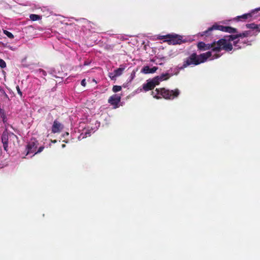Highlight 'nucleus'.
Masks as SVG:
<instances>
[{
	"label": "nucleus",
	"instance_id": "obj_13",
	"mask_svg": "<svg viewBox=\"0 0 260 260\" xmlns=\"http://www.w3.org/2000/svg\"><path fill=\"white\" fill-rule=\"evenodd\" d=\"M238 37L236 35H231L230 36H226L224 37V38L220 39H224L226 40V43L231 44V41H235L234 40L238 39Z\"/></svg>",
	"mask_w": 260,
	"mask_h": 260
},
{
	"label": "nucleus",
	"instance_id": "obj_15",
	"mask_svg": "<svg viewBox=\"0 0 260 260\" xmlns=\"http://www.w3.org/2000/svg\"><path fill=\"white\" fill-rule=\"evenodd\" d=\"M171 75L168 73L163 74L160 76H156L154 78H158L159 79V82L161 81H165L169 79Z\"/></svg>",
	"mask_w": 260,
	"mask_h": 260
},
{
	"label": "nucleus",
	"instance_id": "obj_34",
	"mask_svg": "<svg viewBox=\"0 0 260 260\" xmlns=\"http://www.w3.org/2000/svg\"><path fill=\"white\" fill-rule=\"evenodd\" d=\"M62 147H65V145H62Z\"/></svg>",
	"mask_w": 260,
	"mask_h": 260
},
{
	"label": "nucleus",
	"instance_id": "obj_21",
	"mask_svg": "<svg viewBox=\"0 0 260 260\" xmlns=\"http://www.w3.org/2000/svg\"><path fill=\"white\" fill-rule=\"evenodd\" d=\"M229 34H235L237 32V29L231 26L230 28L228 29V30L226 31Z\"/></svg>",
	"mask_w": 260,
	"mask_h": 260
},
{
	"label": "nucleus",
	"instance_id": "obj_3",
	"mask_svg": "<svg viewBox=\"0 0 260 260\" xmlns=\"http://www.w3.org/2000/svg\"><path fill=\"white\" fill-rule=\"evenodd\" d=\"M180 91L178 89L169 90L164 88H156L155 90L152 91V95L157 99L160 98L159 96H158V95H161L166 100H173L178 97Z\"/></svg>",
	"mask_w": 260,
	"mask_h": 260
},
{
	"label": "nucleus",
	"instance_id": "obj_10",
	"mask_svg": "<svg viewBox=\"0 0 260 260\" xmlns=\"http://www.w3.org/2000/svg\"><path fill=\"white\" fill-rule=\"evenodd\" d=\"M120 96L117 94H114L110 96L109 99V103L112 105L117 106L119 102H120Z\"/></svg>",
	"mask_w": 260,
	"mask_h": 260
},
{
	"label": "nucleus",
	"instance_id": "obj_28",
	"mask_svg": "<svg viewBox=\"0 0 260 260\" xmlns=\"http://www.w3.org/2000/svg\"><path fill=\"white\" fill-rule=\"evenodd\" d=\"M109 77L110 78H111V80H114L116 77H117V76H114L113 73H110L109 75Z\"/></svg>",
	"mask_w": 260,
	"mask_h": 260
},
{
	"label": "nucleus",
	"instance_id": "obj_26",
	"mask_svg": "<svg viewBox=\"0 0 260 260\" xmlns=\"http://www.w3.org/2000/svg\"><path fill=\"white\" fill-rule=\"evenodd\" d=\"M43 149H44V147L41 146L39 148V149H38V150H36V152H34V153H35V154L37 153H39L41 152L43 150Z\"/></svg>",
	"mask_w": 260,
	"mask_h": 260
},
{
	"label": "nucleus",
	"instance_id": "obj_17",
	"mask_svg": "<svg viewBox=\"0 0 260 260\" xmlns=\"http://www.w3.org/2000/svg\"><path fill=\"white\" fill-rule=\"evenodd\" d=\"M124 67H120L115 70L114 72H113V74H114V76H117V77L120 76L122 74L123 71L124 70Z\"/></svg>",
	"mask_w": 260,
	"mask_h": 260
},
{
	"label": "nucleus",
	"instance_id": "obj_22",
	"mask_svg": "<svg viewBox=\"0 0 260 260\" xmlns=\"http://www.w3.org/2000/svg\"><path fill=\"white\" fill-rule=\"evenodd\" d=\"M4 34L6 36H7L8 37V38H10L11 39H12L14 38L13 35L11 32L7 31V30H4Z\"/></svg>",
	"mask_w": 260,
	"mask_h": 260
},
{
	"label": "nucleus",
	"instance_id": "obj_32",
	"mask_svg": "<svg viewBox=\"0 0 260 260\" xmlns=\"http://www.w3.org/2000/svg\"><path fill=\"white\" fill-rule=\"evenodd\" d=\"M41 72L43 73V75H44V76L46 75L47 73L45 71L41 70Z\"/></svg>",
	"mask_w": 260,
	"mask_h": 260
},
{
	"label": "nucleus",
	"instance_id": "obj_12",
	"mask_svg": "<svg viewBox=\"0 0 260 260\" xmlns=\"http://www.w3.org/2000/svg\"><path fill=\"white\" fill-rule=\"evenodd\" d=\"M157 69V67H154L152 68H150L147 66L143 68L142 71H141V72H142L143 74H152L154 73Z\"/></svg>",
	"mask_w": 260,
	"mask_h": 260
},
{
	"label": "nucleus",
	"instance_id": "obj_24",
	"mask_svg": "<svg viewBox=\"0 0 260 260\" xmlns=\"http://www.w3.org/2000/svg\"><path fill=\"white\" fill-rule=\"evenodd\" d=\"M0 115H1V117L2 118V120H3L4 122H6V115H5L4 110H0Z\"/></svg>",
	"mask_w": 260,
	"mask_h": 260
},
{
	"label": "nucleus",
	"instance_id": "obj_25",
	"mask_svg": "<svg viewBox=\"0 0 260 260\" xmlns=\"http://www.w3.org/2000/svg\"><path fill=\"white\" fill-rule=\"evenodd\" d=\"M6 62L2 59H0V68L4 69L6 68Z\"/></svg>",
	"mask_w": 260,
	"mask_h": 260
},
{
	"label": "nucleus",
	"instance_id": "obj_14",
	"mask_svg": "<svg viewBox=\"0 0 260 260\" xmlns=\"http://www.w3.org/2000/svg\"><path fill=\"white\" fill-rule=\"evenodd\" d=\"M18 138L17 135L14 134L13 133H9V142L10 144H13V145H15V143L17 141Z\"/></svg>",
	"mask_w": 260,
	"mask_h": 260
},
{
	"label": "nucleus",
	"instance_id": "obj_19",
	"mask_svg": "<svg viewBox=\"0 0 260 260\" xmlns=\"http://www.w3.org/2000/svg\"><path fill=\"white\" fill-rule=\"evenodd\" d=\"M30 19L32 20L33 21H36L41 19V16L38 15L37 14H31L29 16Z\"/></svg>",
	"mask_w": 260,
	"mask_h": 260
},
{
	"label": "nucleus",
	"instance_id": "obj_4",
	"mask_svg": "<svg viewBox=\"0 0 260 260\" xmlns=\"http://www.w3.org/2000/svg\"><path fill=\"white\" fill-rule=\"evenodd\" d=\"M230 27L231 26H225L222 25H218V24L215 23L212 25V26L208 28L207 30L202 31V32L201 33V36H210L211 35V32L215 30H218L222 32H226V31L228 30Z\"/></svg>",
	"mask_w": 260,
	"mask_h": 260
},
{
	"label": "nucleus",
	"instance_id": "obj_8",
	"mask_svg": "<svg viewBox=\"0 0 260 260\" xmlns=\"http://www.w3.org/2000/svg\"><path fill=\"white\" fill-rule=\"evenodd\" d=\"M63 126L57 120L53 122L52 126V133L53 134L59 133L63 129Z\"/></svg>",
	"mask_w": 260,
	"mask_h": 260
},
{
	"label": "nucleus",
	"instance_id": "obj_31",
	"mask_svg": "<svg viewBox=\"0 0 260 260\" xmlns=\"http://www.w3.org/2000/svg\"><path fill=\"white\" fill-rule=\"evenodd\" d=\"M89 64V62L87 61H85V62H84V66H88Z\"/></svg>",
	"mask_w": 260,
	"mask_h": 260
},
{
	"label": "nucleus",
	"instance_id": "obj_23",
	"mask_svg": "<svg viewBox=\"0 0 260 260\" xmlns=\"http://www.w3.org/2000/svg\"><path fill=\"white\" fill-rule=\"evenodd\" d=\"M121 90V87L119 85H114L113 87V91L114 92H118Z\"/></svg>",
	"mask_w": 260,
	"mask_h": 260
},
{
	"label": "nucleus",
	"instance_id": "obj_30",
	"mask_svg": "<svg viewBox=\"0 0 260 260\" xmlns=\"http://www.w3.org/2000/svg\"><path fill=\"white\" fill-rule=\"evenodd\" d=\"M80 84H81L82 86L85 87L86 86L85 79H83V80L81 81V83H80Z\"/></svg>",
	"mask_w": 260,
	"mask_h": 260
},
{
	"label": "nucleus",
	"instance_id": "obj_18",
	"mask_svg": "<svg viewBox=\"0 0 260 260\" xmlns=\"http://www.w3.org/2000/svg\"><path fill=\"white\" fill-rule=\"evenodd\" d=\"M250 34V32L249 31H244L242 33H239L236 35L238 36V38H246L249 36Z\"/></svg>",
	"mask_w": 260,
	"mask_h": 260
},
{
	"label": "nucleus",
	"instance_id": "obj_7",
	"mask_svg": "<svg viewBox=\"0 0 260 260\" xmlns=\"http://www.w3.org/2000/svg\"><path fill=\"white\" fill-rule=\"evenodd\" d=\"M37 141L31 140V141L28 143L27 145H26V151H27V152H26V155L35 152L37 148Z\"/></svg>",
	"mask_w": 260,
	"mask_h": 260
},
{
	"label": "nucleus",
	"instance_id": "obj_1",
	"mask_svg": "<svg viewBox=\"0 0 260 260\" xmlns=\"http://www.w3.org/2000/svg\"><path fill=\"white\" fill-rule=\"evenodd\" d=\"M197 48L202 51L208 50L215 52H219L222 50L230 52L233 50L232 45L226 43L224 39H219L217 41H213L210 44H206L204 42H200L197 44Z\"/></svg>",
	"mask_w": 260,
	"mask_h": 260
},
{
	"label": "nucleus",
	"instance_id": "obj_11",
	"mask_svg": "<svg viewBox=\"0 0 260 260\" xmlns=\"http://www.w3.org/2000/svg\"><path fill=\"white\" fill-rule=\"evenodd\" d=\"M252 17V13H248L242 15L238 16L237 17L234 18V20L237 21H241L243 20H246L247 19H250Z\"/></svg>",
	"mask_w": 260,
	"mask_h": 260
},
{
	"label": "nucleus",
	"instance_id": "obj_29",
	"mask_svg": "<svg viewBox=\"0 0 260 260\" xmlns=\"http://www.w3.org/2000/svg\"><path fill=\"white\" fill-rule=\"evenodd\" d=\"M220 56H221L220 54L215 53L214 55H213V56H212V59H217V58H219Z\"/></svg>",
	"mask_w": 260,
	"mask_h": 260
},
{
	"label": "nucleus",
	"instance_id": "obj_16",
	"mask_svg": "<svg viewBox=\"0 0 260 260\" xmlns=\"http://www.w3.org/2000/svg\"><path fill=\"white\" fill-rule=\"evenodd\" d=\"M246 28L251 29H258V31L260 32V28L258 29V25L255 23H248L246 24Z\"/></svg>",
	"mask_w": 260,
	"mask_h": 260
},
{
	"label": "nucleus",
	"instance_id": "obj_20",
	"mask_svg": "<svg viewBox=\"0 0 260 260\" xmlns=\"http://www.w3.org/2000/svg\"><path fill=\"white\" fill-rule=\"evenodd\" d=\"M240 41L239 40H238L237 41H234V44L232 45V46H234V47H236V49H241L242 47V46L239 45L240 44Z\"/></svg>",
	"mask_w": 260,
	"mask_h": 260
},
{
	"label": "nucleus",
	"instance_id": "obj_6",
	"mask_svg": "<svg viewBox=\"0 0 260 260\" xmlns=\"http://www.w3.org/2000/svg\"><path fill=\"white\" fill-rule=\"evenodd\" d=\"M159 83L158 77H154L153 79L147 81V83L143 84V89L145 91H148L153 89L154 87Z\"/></svg>",
	"mask_w": 260,
	"mask_h": 260
},
{
	"label": "nucleus",
	"instance_id": "obj_2",
	"mask_svg": "<svg viewBox=\"0 0 260 260\" xmlns=\"http://www.w3.org/2000/svg\"><path fill=\"white\" fill-rule=\"evenodd\" d=\"M211 56L212 53L211 51H208L199 55H197L196 53H193L185 59L183 66L180 68V69L183 70L191 65L198 66L206 62L207 59Z\"/></svg>",
	"mask_w": 260,
	"mask_h": 260
},
{
	"label": "nucleus",
	"instance_id": "obj_33",
	"mask_svg": "<svg viewBox=\"0 0 260 260\" xmlns=\"http://www.w3.org/2000/svg\"><path fill=\"white\" fill-rule=\"evenodd\" d=\"M255 11H260V7H259V8H257V9H255Z\"/></svg>",
	"mask_w": 260,
	"mask_h": 260
},
{
	"label": "nucleus",
	"instance_id": "obj_27",
	"mask_svg": "<svg viewBox=\"0 0 260 260\" xmlns=\"http://www.w3.org/2000/svg\"><path fill=\"white\" fill-rule=\"evenodd\" d=\"M16 90L17 91V93H18L19 95H20V97H22V92H21V91L20 90V88H19V87L18 85H17V86H16Z\"/></svg>",
	"mask_w": 260,
	"mask_h": 260
},
{
	"label": "nucleus",
	"instance_id": "obj_5",
	"mask_svg": "<svg viewBox=\"0 0 260 260\" xmlns=\"http://www.w3.org/2000/svg\"><path fill=\"white\" fill-rule=\"evenodd\" d=\"M161 37L164 39H167L165 41L169 42V44H181L184 42V41L182 40V37L177 35H167L166 36H163Z\"/></svg>",
	"mask_w": 260,
	"mask_h": 260
},
{
	"label": "nucleus",
	"instance_id": "obj_9",
	"mask_svg": "<svg viewBox=\"0 0 260 260\" xmlns=\"http://www.w3.org/2000/svg\"><path fill=\"white\" fill-rule=\"evenodd\" d=\"M9 141V133L7 132H4L2 135V141L3 143L4 149L8 151V141Z\"/></svg>",
	"mask_w": 260,
	"mask_h": 260
}]
</instances>
